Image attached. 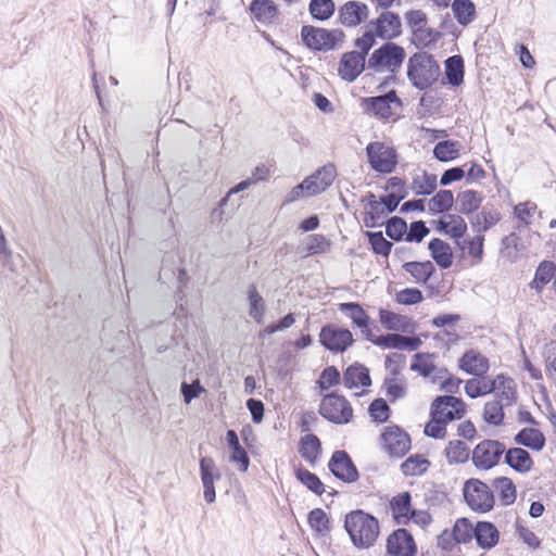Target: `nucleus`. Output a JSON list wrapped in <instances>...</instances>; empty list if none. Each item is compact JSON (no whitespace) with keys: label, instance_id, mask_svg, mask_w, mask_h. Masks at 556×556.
I'll return each mask as SVG.
<instances>
[{"label":"nucleus","instance_id":"13d9d810","mask_svg":"<svg viewBox=\"0 0 556 556\" xmlns=\"http://www.w3.org/2000/svg\"><path fill=\"white\" fill-rule=\"evenodd\" d=\"M367 235L375 253L383 256L390 254L393 244L383 237L382 232H368Z\"/></svg>","mask_w":556,"mask_h":556},{"label":"nucleus","instance_id":"a18cd8bd","mask_svg":"<svg viewBox=\"0 0 556 556\" xmlns=\"http://www.w3.org/2000/svg\"><path fill=\"white\" fill-rule=\"evenodd\" d=\"M430 462L420 454L409 456L402 465L401 470L405 476H419L428 470Z\"/></svg>","mask_w":556,"mask_h":556},{"label":"nucleus","instance_id":"72a5a7b5","mask_svg":"<svg viewBox=\"0 0 556 556\" xmlns=\"http://www.w3.org/2000/svg\"><path fill=\"white\" fill-rule=\"evenodd\" d=\"M403 268L412 275L417 283H426L435 270L434 265L430 261L407 262L403 265Z\"/></svg>","mask_w":556,"mask_h":556},{"label":"nucleus","instance_id":"e2e57ef3","mask_svg":"<svg viewBox=\"0 0 556 556\" xmlns=\"http://www.w3.org/2000/svg\"><path fill=\"white\" fill-rule=\"evenodd\" d=\"M376 37L377 35L374 34L372 29L368 27V24H366L364 27V34L355 41L356 47L361 50L359 53L364 54V58H366L367 53L372 48Z\"/></svg>","mask_w":556,"mask_h":556},{"label":"nucleus","instance_id":"c85d7f7f","mask_svg":"<svg viewBox=\"0 0 556 556\" xmlns=\"http://www.w3.org/2000/svg\"><path fill=\"white\" fill-rule=\"evenodd\" d=\"M250 11L254 18L262 24L271 23L278 14V8L271 0H253Z\"/></svg>","mask_w":556,"mask_h":556},{"label":"nucleus","instance_id":"0e129e2a","mask_svg":"<svg viewBox=\"0 0 556 556\" xmlns=\"http://www.w3.org/2000/svg\"><path fill=\"white\" fill-rule=\"evenodd\" d=\"M339 370L334 366H328L323 370L318 383L320 389L326 390L339 383Z\"/></svg>","mask_w":556,"mask_h":556},{"label":"nucleus","instance_id":"f03ea898","mask_svg":"<svg viewBox=\"0 0 556 556\" xmlns=\"http://www.w3.org/2000/svg\"><path fill=\"white\" fill-rule=\"evenodd\" d=\"M407 76L415 88L425 90L438 80L440 66L433 55L418 52L408 60Z\"/></svg>","mask_w":556,"mask_h":556},{"label":"nucleus","instance_id":"7ed1b4c3","mask_svg":"<svg viewBox=\"0 0 556 556\" xmlns=\"http://www.w3.org/2000/svg\"><path fill=\"white\" fill-rule=\"evenodd\" d=\"M344 33L341 29H326L312 25H304L301 29V38L304 45L315 51L334 50L343 42Z\"/></svg>","mask_w":556,"mask_h":556},{"label":"nucleus","instance_id":"6e6d98bb","mask_svg":"<svg viewBox=\"0 0 556 556\" xmlns=\"http://www.w3.org/2000/svg\"><path fill=\"white\" fill-rule=\"evenodd\" d=\"M308 523L319 534L329 531V519L321 508H315L308 514Z\"/></svg>","mask_w":556,"mask_h":556},{"label":"nucleus","instance_id":"a211bd4d","mask_svg":"<svg viewBox=\"0 0 556 556\" xmlns=\"http://www.w3.org/2000/svg\"><path fill=\"white\" fill-rule=\"evenodd\" d=\"M459 368L478 377L484 376L489 368V359L477 350L467 351L459 359Z\"/></svg>","mask_w":556,"mask_h":556},{"label":"nucleus","instance_id":"aec40b11","mask_svg":"<svg viewBox=\"0 0 556 556\" xmlns=\"http://www.w3.org/2000/svg\"><path fill=\"white\" fill-rule=\"evenodd\" d=\"M492 383H494V390L492 392L495 393V401H498L506 406H511L516 402V384L511 378L501 374L492 379Z\"/></svg>","mask_w":556,"mask_h":556},{"label":"nucleus","instance_id":"49530a36","mask_svg":"<svg viewBox=\"0 0 556 556\" xmlns=\"http://www.w3.org/2000/svg\"><path fill=\"white\" fill-rule=\"evenodd\" d=\"M454 203V195L451 190H440L428 202V208L431 213H444L451 210Z\"/></svg>","mask_w":556,"mask_h":556},{"label":"nucleus","instance_id":"79ce46f5","mask_svg":"<svg viewBox=\"0 0 556 556\" xmlns=\"http://www.w3.org/2000/svg\"><path fill=\"white\" fill-rule=\"evenodd\" d=\"M501 219V214L495 210H483L479 214H477L471 222L472 228L479 235L488 231L494 225H496Z\"/></svg>","mask_w":556,"mask_h":556},{"label":"nucleus","instance_id":"052dcab7","mask_svg":"<svg viewBox=\"0 0 556 556\" xmlns=\"http://www.w3.org/2000/svg\"><path fill=\"white\" fill-rule=\"evenodd\" d=\"M538 207L533 202H525L515 206V214L517 218L525 225L528 226L531 224V219L535 214Z\"/></svg>","mask_w":556,"mask_h":556},{"label":"nucleus","instance_id":"09e8293b","mask_svg":"<svg viewBox=\"0 0 556 556\" xmlns=\"http://www.w3.org/2000/svg\"><path fill=\"white\" fill-rule=\"evenodd\" d=\"M483 243L484 237L479 233L471 239L457 241L459 249L467 250L468 254L475 260L473 264L481 263L483 258Z\"/></svg>","mask_w":556,"mask_h":556},{"label":"nucleus","instance_id":"4468645a","mask_svg":"<svg viewBox=\"0 0 556 556\" xmlns=\"http://www.w3.org/2000/svg\"><path fill=\"white\" fill-rule=\"evenodd\" d=\"M387 551L393 556H416V544L406 529H397L387 540Z\"/></svg>","mask_w":556,"mask_h":556},{"label":"nucleus","instance_id":"2f4dec72","mask_svg":"<svg viewBox=\"0 0 556 556\" xmlns=\"http://www.w3.org/2000/svg\"><path fill=\"white\" fill-rule=\"evenodd\" d=\"M515 442L534 451H541L545 445V438L539 429L525 428L516 434Z\"/></svg>","mask_w":556,"mask_h":556},{"label":"nucleus","instance_id":"1a4fd4ad","mask_svg":"<svg viewBox=\"0 0 556 556\" xmlns=\"http://www.w3.org/2000/svg\"><path fill=\"white\" fill-rule=\"evenodd\" d=\"M383 450L391 457H403L410 450L409 435L397 426H388L381 433Z\"/></svg>","mask_w":556,"mask_h":556},{"label":"nucleus","instance_id":"423d86ee","mask_svg":"<svg viewBox=\"0 0 556 556\" xmlns=\"http://www.w3.org/2000/svg\"><path fill=\"white\" fill-rule=\"evenodd\" d=\"M463 494L467 505L472 510L486 513L493 508V492L488 484L478 479L467 480L463 488Z\"/></svg>","mask_w":556,"mask_h":556},{"label":"nucleus","instance_id":"20e7f679","mask_svg":"<svg viewBox=\"0 0 556 556\" xmlns=\"http://www.w3.org/2000/svg\"><path fill=\"white\" fill-rule=\"evenodd\" d=\"M405 55V50L402 47L393 42H386L371 53L368 67L378 73H395L401 67Z\"/></svg>","mask_w":556,"mask_h":556},{"label":"nucleus","instance_id":"a19ab883","mask_svg":"<svg viewBox=\"0 0 556 556\" xmlns=\"http://www.w3.org/2000/svg\"><path fill=\"white\" fill-rule=\"evenodd\" d=\"M494 390V383H492V379L482 376L481 379L472 378L466 381L465 392L471 397L476 399L485 394L491 393Z\"/></svg>","mask_w":556,"mask_h":556},{"label":"nucleus","instance_id":"9b49d317","mask_svg":"<svg viewBox=\"0 0 556 556\" xmlns=\"http://www.w3.org/2000/svg\"><path fill=\"white\" fill-rule=\"evenodd\" d=\"M367 24L378 38L384 40L394 39L402 33V23L400 16L388 10L381 12L377 18L369 21Z\"/></svg>","mask_w":556,"mask_h":556},{"label":"nucleus","instance_id":"2eb2a0df","mask_svg":"<svg viewBox=\"0 0 556 556\" xmlns=\"http://www.w3.org/2000/svg\"><path fill=\"white\" fill-rule=\"evenodd\" d=\"M330 471L344 482H354L358 479V471L345 451H336L328 464Z\"/></svg>","mask_w":556,"mask_h":556},{"label":"nucleus","instance_id":"680f3d73","mask_svg":"<svg viewBox=\"0 0 556 556\" xmlns=\"http://www.w3.org/2000/svg\"><path fill=\"white\" fill-rule=\"evenodd\" d=\"M446 422L437 416H431V420L425 427V434L434 439H441L446 432Z\"/></svg>","mask_w":556,"mask_h":556},{"label":"nucleus","instance_id":"774afa93","mask_svg":"<svg viewBox=\"0 0 556 556\" xmlns=\"http://www.w3.org/2000/svg\"><path fill=\"white\" fill-rule=\"evenodd\" d=\"M422 300V293L418 289L406 288L396 294V301L400 304L410 305L417 304Z\"/></svg>","mask_w":556,"mask_h":556},{"label":"nucleus","instance_id":"c9c22d12","mask_svg":"<svg viewBox=\"0 0 556 556\" xmlns=\"http://www.w3.org/2000/svg\"><path fill=\"white\" fill-rule=\"evenodd\" d=\"M444 453L450 465L464 464L470 455L469 447L460 440L451 441L445 447Z\"/></svg>","mask_w":556,"mask_h":556},{"label":"nucleus","instance_id":"de8ad7c7","mask_svg":"<svg viewBox=\"0 0 556 556\" xmlns=\"http://www.w3.org/2000/svg\"><path fill=\"white\" fill-rule=\"evenodd\" d=\"M333 0H311L308 10L313 18L326 21L334 13Z\"/></svg>","mask_w":556,"mask_h":556},{"label":"nucleus","instance_id":"b1692460","mask_svg":"<svg viewBox=\"0 0 556 556\" xmlns=\"http://www.w3.org/2000/svg\"><path fill=\"white\" fill-rule=\"evenodd\" d=\"M473 535L477 544L484 549L495 546L500 538L496 527L488 521H479L475 528Z\"/></svg>","mask_w":556,"mask_h":556},{"label":"nucleus","instance_id":"f257e3e1","mask_svg":"<svg viewBox=\"0 0 556 556\" xmlns=\"http://www.w3.org/2000/svg\"><path fill=\"white\" fill-rule=\"evenodd\" d=\"M344 528L352 543L357 547L371 546L379 535L378 520L363 510H354L348 514Z\"/></svg>","mask_w":556,"mask_h":556},{"label":"nucleus","instance_id":"ddd939ff","mask_svg":"<svg viewBox=\"0 0 556 556\" xmlns=\"http://www.w3.org/2000/svg\"><path fill=\"white\" fill-rule=\"evenodd\" d=\"M369 8L366 3L351 0L340 7L338 20L345 27H356L367 20Z\"/></svg>","mask_w":556,"mask_h":556},{"label":"nucleus","instance_id":"58836bf2","mask_svg":"<svg viewBox=\"0 0 556 556\" xmlns=\"http://www.w3.org/2000/svg\"><path fill=\"white\" fill-rule=\"evenodd\" d=\"M493 488L504 505H510L516 501L517 491L511 479L507 477L496 478L493 480Z\"/></svg>","mask_w":556,"mask_h":556},{"label":"nucleus","instance_id":"338daca9","mask_svg":"<svg viewBox=\"0 0 556 556\" xmlns=\"http://www.w3.org/2000/svg\"><path fill=\"white\" fill-rule=\"evenodd\" d=\"M428 233L429 229L422 220L414 222L407 229L406 241L420 242Z\"/></svg>","mask_w":556,"mask_h":556},{"label":"nucleus","instance_id":"bf43d9fd","mask_svg":"<svg viewBox=\"0 0 556 556\" xmlns=\"http://www.w3.org/2000/svg\"><path fill=\"white\" fill-rule=\"evenodd\" d=\"M201 480H219L220 471L215 462L211 457H202L200 459Z\"/></svg>","mask_w":556,"mask_h":556},{"label":"nucleus","instance_id":"bb28decb","mask_svg":"<svg viewBox=\"0 0 556 556\" xmlns=\"http://www.w3.org/2000/svg\"><path fill=\"white\" fill-rule=\"evenodd\" d=\"M343 383L349 389L368 387L371 383L368 369L359 364L350 366L344 372Z\"/></svg>","mask_w":556,"mask_h":556},{"label":"nucleus","instance_id":"f8f14e48","mask_svg":"<svg viewBox=\"0 0 556 556\" xmlns=\"http://www.w3.org/2000/svg\"><path fill=\"white\" fill-rule=\"evenodd\" d=\"M465 415V403L453 395L438 396L431 405V416L448 422L460 419Z\"/></svg>","mask_w":556,"mask_h":556},{"label":"nucleus","instance_id":"f704fd0d","mask_svg":"<svg viewBox=\"0 0 556 556\" xmlns=\"http://www.w3.org/2000/svg\"><path fill=\"white\" fill-rule=\"evenodd\" d=\"M391 509L399 523H406L413 511L410 509V494L403 492L394 496L391 501Z\"/></svg>","mask_w":556,"mask_h":556},{"label":"nucleus","instance_id":"8fccbe9b","mask_svg":"<svg viewBox=\"0 0 556 556\" xmlns=\"http://www.w3.org/2000/svg\"><path fill=\"white\" fill-rule=\"evenodd\" d=\"M504 407H506L505 404L495 400L486 402L483 409L484 421L493 426L502 425L504 420Z\"/></svg>","mask_w":556,"mask_h":556},{"label":"nucleus","instance_id":"37998d69","mask_svg":"<svg viewBox=\"0 0 556 556\" xmlns=\"http://www.w3.org/2000/svg\"><path fill=\"white\" fill-rule=\"evenodd\" d=\"M445 75L448 84L459 86L464 79V61L460 55H453L445 61Z\"/></svg>","mask_w":556,"mask_h":556},{"label":"nucleus","instance_id":"6ab92c4d","mask_svg":"<svg viewBox=\"0 0 556 556\" xmlns=\"http://www.w3.org/2000/svg\"><path fill=\"white\" fill-rule=\"evenodd\" d=\"M437 229L446 236L459 241L467 231L465 219L457 214H447L435 222Z\"/></svg>","mask_w":556,"mask_h":556},{"label":"nucleus","instance_id":"4be33fe9","mask_svg":"<svg viewBox=\"0 0 556 556\" xmlns=\"http://www.w3.org/2000/svg\"><path fill=\"white\" fill-rule=\"evenodd\" d=\"M336 175L337 172L334 165L329 163L305 178V181H311L309 184L314 189L313 195H316L326 191L332 185Z\"/></svg>","mask_w":556,"mask_h":556},{"label":"nucleus","instance_id":"69168bd1","mask_svg":"<svg viewBox=\"0 0 556 556\" xmlns=\"http://www.w3.org/2000/svg\"><path fill=\"white\" fill-rule=\"evenodd\" d=\"M369 414L374 420L382 422L389 417V406L382 399L375 400L369 406Z\"/></svg>","mask_w":556,"mask_h":556},{"label":"nucleus","instance_id":"864d4df0","mask_svg":"<svg viewBox=\"0 0 556 556\" xmlns=\"http://www.w3.org/2000/svg\"><path fill=\"white\" fill-rule=\"evenodd\" d=\"M386 233L389 238L400 241L407 235V224L402 217L393 216L386 225Z\"/></svg>","mask_w":556,"mask_h":556},{"label":"nucleus","instance_id":"7c9ffc66","mask_svg":"<svg viewBox=\"0 0 556 556\" xmlns=\"http://www.w3.org/2000/svg\"><path fill=\"white\" fill-rule=\"evenodd\" d=\"M556 273V265L551 261H543L538 266L534 278L529 283V287L541 293L543 288L553 279Z\"/></svg>","mask_w":556,"mask_h":556},{"label":"nucleus","instance_id":"cd10ccee","mask_svg":"<svg viewBox=\"0 0 556 556\" xmlns=\"http://www.w3.org/2000/svg\"><path fill=\"white\" fill-rule=\"evenodd\" d=\"M505 463L519 472L530 471L533 465L530 454L521 447L509 448L505 454Z\"/></svg>","mask_w":556,"mask_h":556},{"label":"nucleus","instance_id":"9d476101","mask_svg":"<svg viewBox=\"0 0 556 556\" xmlns=\"http://www.w3.org/2000/svg\"><path fill=\"white\" fill-rule=\"evenodd\" d=\"M321 344L331 352L342 353L354 342L353 336L349 329L340 328L334 325H326L319 333Z\"/></svg>","mask_w":556,"mask_h":556},{"label":"nucleus","instance_id":"ea45409f","mask_svg":"<svg viewBox=\"0 0 556 556\" xmlns=\"http://www.w3.org/2000/svg\"><path fill=\"white\" fill-rule=\"evenodd\" d=\"M249 301V316L254 319L257 324L264 323L265 315V302L262 295L256 290V287L251 286L248 290Z\"/></svg>","mask_w":556,"mask_h":556},{"label":"nucleus","instance_id":"dca6fc26","mask_svg":"<svg viewBox=\"0 0 556 556\" xmlns=\"http://www.w3.org/2000/svg\"><path fill=\"white\" fill-rule=\"evenodd\" d=\"M366 338L370 340L375 345H378L383 349H400L415 351L421 344V341L418 338L405 337L397 333H389L386 336L372 338L370 332L366 333Z\"/></svg>","mask_w":556,"mask_h":556},{"label":"nucleus","instance_id":"412c9836","mask_svg":"<svg viewBox=\"0 0 556 556\" xmlns=\"http://www.w3.org/2000/svg\"><path fill=\"white\" fill-rule=\"evenodd\" d=\"M395 91H390L383 96L365 99L366 111L380 118H389L392 115L391 103L397 102Z\"/></svg>","mask_w":556,"mask_h":556},{"label":"nucleus","instance_id":"603ef678","mask_svg":"<svg viewBox=\"0 0 556 556\" xmlns=\"http://www.w3.org/2000/svg\"><path fill=\"white\" fill-rule=\"evenodd\" d=\"M379 320L386 329L393 331H399L403 329L407 324L405 316H402L388 309L379 311Z\"/></svg>","mask_w":556,"mask_h":556},{"label":"nucleus","instance_id":"473e14b6","mask_svg":"<svg viewBox=\"0 0 556 556\" xmlns=\"http://www.w3.org/2000/svg\"><path fill=\"white\" fill-rule=\"evenodd\" d=\"M451 7L454 17L462 26L469 25L476 17V5L471 0H454Z\"/></svg>","mask_w":556,"mask_h":556},{"label":"nucleus","instance_id":"393cba45","mask_svg":"<svg viewBox=\"0 0 556 556\" xmlns=\"http://www.w3.org/2000/svg\"><path fill=\"white\" fill-rule=\"evenodd\" d=\"M428 249L431 257L441 268L447 269L452 266L453 252L448 243L439 238H434L429 242Z\"/></svg>","mask_w":556,"mask_h":556},{"label":"nucleus","instance_id":"e433bc0d","mask_svg":"<svg viewBox=\"0 0 556 556\" xmlns=\"http://www.w3.org/2000/svg\"><path fill=\"white\" fill-rule=\"evenodd\" d=\"M462 144L455 140H443L435 144L433 155L440 162H450L458 157Z\"/></svg>","mask_w":556,"mask_h":556},{"label":"nucleus","instance_id":"3c124183","mask_svg":"<svg viewBox=\"0 0 556 556\" xmlns=\"http://www.w3.org/2000/svg\"><path fill=\"white\" fill-rule=\"evenodd\" d=\"M298 480L301 481L308 490L317 495H321L325 492L324 483L320 479L309 470L305 468H299L295 471Z\"/></svg>","mask_w":556,"mask_h":556},{"label":"nucleus","instance_id":"c756f323","mask_svg":"<svg viewBox=\"0 0 556 556\" xmlns=\"http://www.w3.org/2000/svg\"><path fill=\"white\" fill-rule=\"evenodd\" d=\"M299 453L309 465L314 466L321 453V443L315 434H306L300 441Z\"/></svg>","mask_w":556,"mask_h":556},{"label":"nucleus","instance_id":"4d7b16f0","mask_svg":"<svg viewBox=\"0 0 556 556\" xmlns=\"http://www.w3.org/2000/svg\"><path fill=\"white\" fill-rule=\"evenodd\" d=\"M330 247L329 240L323 235H312L306 238V252L308 254L327 253Z\"/></svg>","mask_w":556,"mask_h":556},{"label":"nucleus","instance_id":"5701e85b","mask_svg":"<svg viewBox=\"0 0 556 556\" xmlns=\"http://www.w3.org/2000/svg\"><path fill=\"white\" fill-rule=\"evenodd\" d=\"M410 369L413 371L419 372L424 377H432V382L438 383L439 379L443 378L441 374H446V369H437L433 356L430 354H416L414 362L410 364Z\"/></svg>","mask_w":556,"mask_h":556},{"label":"nucleus","instance_id":"0eeeda50","mask_svg":"<svg viewBox=\"0 0 556 556\" xmlns=\"http://www.w3.org/2000/svg\"><path fill=\"white\" fill-rule=\"evenodd\" d=\"M319 414L333 424L343 425L352 419L353 409L344 396L330 393L321 400Z\"/></svg>","mask_w":556,"mask_h":556},{"label":"nucleus","instance_id":"f3484780","mask_svg":"<svg viewBox=\"0 0 556 556\" xmlns=\"http://www.w3.org/2000/svg\"><path fill=\"white\" fill-rule=\"evenodd\" d=\"M364 68V54L359 53L358 51H351L342 55L339 63L338 73L342 79L346 81H353L359 76Z\"/></svg>","mask_w":556,"mask_h":556},{"label":"nucleus","instance_id":"4c0bfd02","mask_svg":"<svg viewBox=\"0 0 556 556\" xmlns=\"http://www.w3.org/2000/svg\"><path fill=\"white\" fill-rule=\"evenodd\" d=\"M437 187V176L426 172L415 175L412 181V189L417 195H429Z\"/></svg>","mask_w":556,"mask_h":556},{"label":"nucleus","instance_id":"39448f33","mask_svg":"<svg viewBox=\"0 0 556 556\" xmlns=\"http://www.w3.org/2000/svg\"><path fill=\"white\" fill-rule=\"evenodd\" d=\"M366 155L371 169L380 174L392 173L397 164L395 149L386 142H369L366 147Z\"/></svg>","mask_w":556,"mask_h":556},{"label":"nucleus","instance_id":"c03bdc74","mask_svg":"<svg viewBox=\"0 0 556 556\" xmlns=\"http://www.w3.org/2000/svg\"><path fill=\"white\" fill-rule=\"evenodd\" d=\"M482 195L473 190H465L457 194L458 211L463 214L475 212L482 202Z\"/></svg>","mask_w":556,"mask_h":556},{"label":"nucleus","instance_id":"a878e982","mask_svg":"<svg viewBox=\"0 0 556 556\" xmlns=\"http://www.w3.org/2000/svg\"><path fill=\"white\" fill-rule=\"evenodd\" d=\"M339 311L349 317L355 326L361 328L365 336L366 333L371 332V330L368 328L369 316L365 313L359 304L354 302L340 303Z\"/></svg>","mask_w":556,"mask_h":556},{"label":"nucleus","instance_id":"6e6552de","mask_svg":"<svg viewBox=\"0 0 556 556\" xmlns=\"http://www.w3.org/2000/svg\"><path fill=\"white\" fill-rule=\"evenodd\" d=\"M505 452V445L496 440H484L472 451V462L479 469H490L497 465Z\"/></svg>","mask_w":556,"mask_h":556},{"label":"nucleus","instance_id":"5fc2aeb1","mask_svg":"<svg viewBox=\"0 0 556 556\" xmlns=\"http://www.w3.org/2000/svg\"><path fill=\"white\" fill-rule=\"evenodd\" d=\"M475 528L466 518L456 520L453 528V538L457 543H467L472 539Z\"/></svg>","mask_w":556,"mask_h":556}]
</instances>
